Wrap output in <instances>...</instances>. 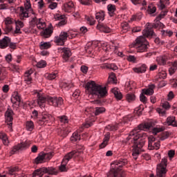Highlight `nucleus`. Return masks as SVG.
<instances>
[{
    "label": "nucleus",
    "instance_id": "f257e3e1",
    "mask_svg": "<svg viewBox=\"0 0 177 177\" xmlns=\"http://www.w3.org/2000/svg\"><path fill=\"white\" fill-rule=\"evenodd\" d=\"M151 128H153V122H147L140 124L129 133L127 140L133 143L132 156L134 160H138V155L140 154L142 147L145 146V139L147 138V134L143 131H150Z\"/></svg>",
    "mask_w": 177,
    "mask_h": 177
},
{
    "label": "nucleus",
    "instance_id": "f03ea898",
    "mask_svg": "<svg viewBox=\"0 0 177 177\" xmlns=\"http://www.w3.org/2000/svg\"><path fill=\"white\" fill-rule=\"evenodd\" d=\"M86 92L88 95L97 96V97H106L107 96V88L90 80L85 84Z\"/></svg>",
    "mask_w": 177,
    "mask_h": 177
},
{
    "label": "nucleus",
    "instance_id": "7ed1b4c3",
    "mask_svg": "<svg viewBox=\"0 0 177 177\" xmlns=\"http://www.w3.org/2000/svg\"><path fill=\"white\" fill-rule=\"evenodd\" d=\"M38 111L34 110L32 112L31 118L33 120H37V124L41 127H45V125H50L55 122V117L52 115L47 113L46 112H42L41 116L39 118Z\"/></svg>",
    "mask_w": 177,
    "mask_h": 177
},
{
    "label": "nucleus",
    "instance_id": "20e7f679",
    "mask_svg": "<svg viewBox=\"0 0 177 177\" xmlns=\"http://www.w3.org/2000/svg\"><path fill=\"white\" fill-rule=\"evenodd\" d=\"M128 164L127 159H120L115 160L111 164V168L113 169L108 175L109 177H122V171L120 169L121 167H124Z\"/></svg>",
    "mask_w": 177,
    "mask_h": 177
},
{
    "label": "nucleus",
    "instance_id": "39448f33",
    "mask_svg": "<svg viewBox=\"0 0 177 177\" xmlns=\"http://www.w3.org/2000/svg\"><path fill=\"white\" fill-rule=\"evenodd\" d=\"M83 152L82 150L80 151H73L68 153L66 156H64V159L62 161L61 165L59 166V169L61 172H66L67 167L66 165H67L68 161L73 158V157H80V156H82Z\"/></svg>",
    "mask_w": 177,
    "mask_h": 177
},
{
    "label": "nucleus",
    "instance_id": "423d86ee",
    "mask_svg": "<svg viewBox=\"0 0 177 177\" xmlns=\"http://www.w3.org/2000/svg\"><path fill=\"white\" fill-rule=\"evenodd\" d=\"M147 45L149 43L143 36H140L136 40L135 47L137 48V52L140 53L147 51Z\"/></svg>",
    "mask_w": 177,
    "mask_h": 177
},
{
    "label": "nucleus",
    "instance_id": "0eeeda50",
    "mask_svg": "<svg viewBox=\"0 0 177 177\" xmlns=\"http://www.w3.org/2000/svg\"><path fill=\"white\" fill-rule=\"evenodd\" d=\"M33 95H37L38 106H39L41 109H45L46 102H48V96H45V93H42L41 91H38L37 90L33 91Z\"/></svg>",
    "mask_w": 177,
    "mask_h": 177
},
{
    "label": "nucleus",
    "instance_id": "6e6552de",
    "mask_svg": "<svg viewBox=\"0 0 177 177\" xmlns=\"http://www.w3.org/2000/svg\"><path fill=\"white\" fill-rule=\"evenodd\" d=\"M45 174H50L51 175H56L57 172L55 169H48L46 167H41L34 171L32 177H42Z\"/></svg>",
    "mask_w": 177,
    "mask_h": 177
},
{
    "label": "nucleus",
    "instance_id": "1a4fd4ad",
    "mask_svg": "<svg viewBox=\"0 0 177 177\" xmlns=\"http://www.w3.org/2000/svg\"><path fill=\"white\" fill-rule=\"evenodd\" d=\"M167 162L168 160L165 158L162 159L160 164H159L156 169V175L158 177H165L167 174Z\"/></svg>",
    "mask_w": 177,
    "mask_h": 177
},
{
    "label": "nucleus",
    "instance_id": "9d476101",
    "mask_svg": "<svg viewBox=\"0 0 177 177\" xmlns=\"http://www.w3.org/2000/svg\"><path fill=\"white\" fill-rule=\"evenodd\" d=\"M70 37V34L66 31H62L59 36L55 37V42L57 45L63 46L67 41V38Z\"/></svg>",
    "mask_w": 177,
    "mask_h": 177
},
{
    "label": "nucleus",
    "instance_id": "9b49d317",
    "mask_svg": "<svg viewBox=\"0 0 177 177\" xmlns=\"http://www.w3.org/2000/svg\"><path fill=\"white\" fill-rule=\"evenodd\" d=\"M47 102L50 106H53L54 107H59V106H62V104H63L64 100L61 97H57L47 96Z\"/></svg>",
    "mask_w": 177,
    "mask_h": 177
},
{
    "label": "nucleus",
    "instance_id": "f8f14e48",
    "mask_svg": "<svg viewBox=\"0 0 177 177\" xmlns=\"http://www.w3.org/2000/svg\"><path fill=\"white\" fill-rule=\"evenodd\" d=\"M30 26H37L39 30H44L46 27V23L42 19H37V17H35L30 21Z\"/></svg>",
    "mask_w": 177,
    "mask_h": 177
},
{
    "label": "nucleus",
    "instance_id": "ddd939ff",
    "mask_svg": "<svg viewBox=\"0 0 177 177\" xmlns=\"http://www.w3.org/2000/svg\"><path fill=\"white\" fill-rule=\"evenodd\" d=\"M99 46H100L99 42L88 43L85 47V50L88 55H93L95 50H99Z\"/></svg>",
    "mask_w": 177,
    "mask_h": 177
},
{
    "label": "nucleus",
    "instance_id": "4468645a",
    "mask_svg": "<svg viewBox=\"0 0 177 177\" xmlns=\"http://www.w3.org/2000/svg\"><path fill=\"white\" fill-rule=\"evenodd\" d=\"M30 146H31V141L27 140L25 142H22L15 146L12 149V151L16 153V151H18V150H26V149H28Z\"/></svg>",
    "mask_w": 177,
    "mask_h": 177
},
{
    "label": "nucleus",
    "instance_id": "2eb2a0df",
    "mask_svg": "<svg viewBox=\"0 0 177 177\" xmlns=\"http://www.w3.org/2000/svg\"><path fill=\"white\" fill-rule=\"evenodd\" d=\"M6 117V122L8 125V128L10 131H12V125L13 121V111L12 110H7L5 113Z\"/></svg>",
    "mask_w": 177,
    "mask_h": 177
},
{
    "label": "nucleus",
    "instance_id": "dca6fc26",
    "mask_svg": "<svg viewBox=\"0 0 177 177\" xmlns=\"http://www.w3.org/2000/svg\"><path fill=\"white\" fill-rule=\"evenodd\" d=\"M15 21H16L14 19L9 17H6L4 19V23L6 26L5 29L6 32H10V31L13 30V26H12V24H14Z\"/></svg>",
    "mask_w": 177,
    "mask_h": 177
},
{
    "label": "nucleus",
    "instance_id": "f3484780",
    "mask_svg": "<svg viewBox=\"0 0 177 177\" xmlns=\"http://www.w3.org/2000/svg\"><path fill=\"white\" fill-rule=\"evenodd\" d=\"M30 13H31L30 10H27L23 6L19 7V19L21 20H26V19H28V17H30Z\"/></svg>",
    "mask_w": 177,
    "mask_h": 177
},
{
    "label": "nucleus",
    "instance_id": "a211bd4d",
    "mask_svg": "<svg viewBox=\"0 0 177 177\" xmlns=\"http://www.w3.org/2000/svg\"><path fill=\"white\" fill-rule=\"evenodd\" d=\"M52 34H53V26H52V24L46 29H43L40 32V35H41L43 38H50V37H52Z\"/></svg>",
    "mask_w": 177,
    "mask_h": 177
},
{
    "label": "nucleus",
    "instance_id": "6ab92c4d",
    "mask_svg": "<svg viewBox=\"0 0 177 177\" xmlns=\"http://www.w3.org/2000/svg\"><path fill=\"white\" fill-rule=\"evenodd\" d=\"M20 102H21V97L17 91H15L11 96V102L12 104H16V106L20 105Z\"/></svg>",
    "mask_w": 177,
    "mask_h": 177
},
{
    "label": "nucleus",
    "instance_id": "aec40b11",
    "mask_svg": "<svg viewBox=\"0 0 177 177\" xmlns=\"http://www.w3.org/2000/svg\"><path fill=\"white\" fill-rule=\"evenodd\" d=\"M32 73H34V68H32L25 72L24 80L28 85H30L32 82V77H31Z\"/></svg>",
    "mask_w": 177,
    "mask_h": 177
},
{
    "label": "nucleus",
    "instance_id": "412c9836",
    "mask_svg": "<svg viewBox=\"0 0 177 177\" xmlns=\"http://www.w3.org/2000/svg\"><path fill=\"white\" fill-rule=\"evenodd\" d=\"M62 59L67 62L71 56V50L68 48H62Z\"/></svg>",
    "mask_w": 177,
    "mask_h": 177
},
{
    "label": "nucleus",
    "instance_id": "4be33fe9",
    "mask_svg": "<svg viewBox=\"0 0 177 177\" xmlns=\"http://www.w3.org/2000/svg\"><path fill=\"white\" fill-rule=\"evenodd\" d=\"M156 86L154 84H149L147 88H143L142 90V93L145 95L151 96L154 93V88Z\"/></svg>",
    "mask_w": 177,
    "mask_h": 177
},
{
    "label": "nucleus",
    "instance_id": "5701e85b",
    "mask_svg": "<svg viewBox=\"0 0 177 177\" xmlns=\"http://www.w3.org/2000/svg\"><path fill=\"white\" fill-rule=\"evenodd\" d=\"M9 44H10V38L8 37H4L1 40H0V48L1 49H5L9 46Z\"/></svg>",
    "mask_w": 177,
    "mask_h": 177
},
{
    "label": "nucleus",
    "instance_id": "b1692460",
    "mask_svg": "<svg viewBox=\"0 0 177 177\" xmlns=\"http://www.w3.org/2000/svg\"><path fill=\"white\" fill-rule=\"evenodd\" d=\"M95 121H96V117L91 116L89 119H87L84 123L82 124V128H89V127H92Z\"/></svg>",
    "mask_w": 177,
    "mask_h": 177
},
{
    "label": "nucleus",
    "instance_id": "393cba45",
    "mask_svg": "<svg viewBox=\"0 0 177 177\" xmlns=\"http://www.w3.org/2000/svg\"><path fill=\"white\" fill-rule=\"evenodd\" d=\"M142 34L144 38H146V37L147 38L153 37V35H154V30H153V28L147 27L142 31Z\"/></svg>",
    "mask_w": 177,
    "mask_h": 177
},
{
    "label": "nucleus",
    "instance_id": "a878e982",
    "mask_svg": "<svg viewBox=\"0 0 177 177\" xmlns=\"http://www.w3.org/2000/svg\"><path fill=\"white\" fill-rule=\"evenodd\" d=\"M110 140V133H106L104 135L102 142L100 145V149H104L106 146L109 145V142Z\"/></svg>",
    "mask_w": 177,
    "mask_h": 177
},
{
    "label": "nucleus",
    "instance_id": "bb28decb",
    "mask_svg": "<svg viewBox=\"0 0 177 177\" xmlns=\"http://www.w3.org/2000/svg\"><path fill=\"white\" fill-rule=\"evenodd\" d=\"M97 30H100L101 32H105V33H109L111 32V29L109 28V26L103 24H99L97 26Z\"/></svg>",
    "mask_w": 177,
    "mask_h": 177
},
{
    "label": "nucleus",
    "instance_id": "cd10ccee",
    "mask_svg": "<svg viewBox=\"0 0 177 177\" xmlns=\"http://www.w3.org/2000/svg\"><path fill=\"white\" fill-rule=\"evenodd\" d=\"M73 9H74V3L73 1H68L64 4V10L67 13L73 12Z\"/></svg>",
    "mask_w": 177,
    "mask_h": 177
},
{
    "label": "nucleus",
    "instance_id": "c85d7f7f",
    "mask_svg": "<svg viewBox=\"0 0 177 177\" xmlns=\"http://www.w3.org/2000/svg\"><path fill=\"white\" fill-rule=\"evenodd\" d=\"M161 147V143L159 140L155 142H151L150 144H148V149L149 150H158Z\"/></svg>",
    "mask_w": 177,
    "mask_h": 177
},
{
    "label": "nucleus",
    "instance_id": "c756f323",
    "mask_svg": "<svg viewBox=\"0 0 177 177\" xmlns=\"http://www.w3.org/2000/svg\"><path fill=\"white\" fill-rule=\"evenodd\" d=\"M39 49H41V50H45L46 49H50V48H51L52 44H50V41H41L39 43Z\"/></svg>",
    "mask_w": 177,
    "mask_h": 177
},
{
    "label": "nucleus",
    "instance_id": "7c9ffc66",
    "mask_svg": "<svg viewBox=\"0 0 177 177\" xmlns=\"http://www.w3.org/2000/svg\"><path fill=\"white\" fill-rule=\"evenodd\" d=\"M167 59L168 57L166 55H162V56L158 57L156 58V62L158 64H159V66H164L165 64H167Z\"/></svg>",
    "mask_w": 177,
    "mask_h": 177
},
{
    "label": "nucleus",
    "instance_id": "2f4dec72",
    "mask_svg": "<svg viewBox=\"0 0 177 177\" xmlns=\"http://www.w3.org/2000/svg\"><path fill=\"white\" fill-rule=\"evenodd\" d=\"M80 140H81V135L78 131H75L71 137V141L72 143H75V142H80Z\"/></svg>",
    "mask_w": 177,
    "mask_h": 177
},
{
    "label": "nucleus",
    "instance_id": "473e14b6",
    "mask_svg": "<svg viewBox=\"0 0 177 177\" xmlns=\"http://www.w3.org/2000/svg\"><path fill=\"white\" fill-rule=\"evenodd\" d=\"M105 16L104 11H100L95 14V19L97 20L99 24H100L101 21L104 20Z\"/></svg>",
    "mask_w": 177,
    "mask_h": 177
},
{
    "label": "nucleus",
    "instance_id": "72a5a7b5",
    "mask_svg": "<svg viewBox=\"0 0 177 177\" xmlns=\"http://www.w3.org/2000/svg\"><path fill=\"white\" fill-rule=\"evenodd\" d=\"M111 92L114 94L118 100H121L122 99V94L120 92V90L118 88H112Z\"/></svg>",
    "mask_w": 177,
    "mask_h": 177
},
{
    "label": "nucleus",
    "instance_id": "f704fd0d",
    "mask_svg": "<svg viewBox=\"0 0 177 177\" xmlns=\"http://www.w3.org/2000/svg\"><path fill=\"white\" fill-rule=\"evenodd\" d=\"M57 71H55L52 73H46L44 77L46 80H49V81H52V80H55L59 75Z\"/></svg>",
    "mask_w": 177,
    "mask_h": 177
},
{
    "label": "nucleus",
    "instance_id": "c9c22d12",
    "mask_svg": "<svg viewBox=\"0 0 177 177\" xmlns=\"http://www.w3.org/2000/svg\"><path fill=\"white\" fill-rule=\"evenodd\" d=\"M59 86L62 88V89H66V91H68V89L73 88L74 86V84L73 83H67L66 82H62L59 84Z\"/></svg>",
    "mask_w": 177,
    "mask_h": 177
},
{
    "label": "nucleus",
    "instance_id": "e433bc0d",
    "mask_svg": "<svg viewBox=\"0 0 177 177\" xmlns=\"http://www.w3.org/2000/svg\"><path fill=\"white\" fill-rule=\"evenodd\" d=\"M41 154L43 155V158L44 159V162H46V161H49L53 156H55V153L53 152H49V153H45L41 152Z\"/></svg>",
    "mask_w": 177,
    "mask_h": 177
},
{
    "label": "nucleus",
    "instance_id": "4c0bfd02",
    "mask_svg": "<svg viewBox=\"0 0 177 177\" xmlns=\"http://www.w3.org/2000/svg\"><path fill=\"white\" fill-rule=\"evenodd\" d=\"M24 8V9L30 10V13H32V15H34V16H35V12H34V10H32V8H31V2L30 1V0H26Z\"/></svg>",
    "mask_w": 177,
    "mask_h": 177
},
{
    "label": "nucleus",
    "instance_id": "58836bf2",
    "mask_svg": "<svg viewBox=\"0 0 177 177\" xmlns=\"http://www.w3.org/2000/svg\"><path fill=\"white\" fill-rule=\"evenodd\" d=\"M45 162V160L44 159V156L42 155V152L39 153L38 156L34 160L35 164H44Z\"/></svg>",
    "mask_w": 177,
    "mask_h": 177
},
{
    "label": "nucleus",
    "instance_id": "ea45409f",
    "mask_svg": "<svg viewBox=\"0 0 177 177\" xmlns=\"http://www.w3.org/2000/svg\"><path fill=\"white\" fill-rule=\"evenodd\" d=\"M167 125H171L172 127H177V122L175 121V117H168L167 118Z\"/></svg>",
    "mask_w": 177,
    "mask_h": 177
},
{
    "label": "nucleus",
    "instance_id": "a19ab883",
    "mask_svg": "<svg viewBox=\"0 0 177 177\" xmlns=\"http://www.w3.org/2000/svg\"><path fill=\"white\" fill-rule=\"evenodd\" d=\"M26 131H29L30 132L34 130L35 126H34V122L29 120L26 122Z\"/></svg>",
    "mask_w": 177,
    "mask_h": 177
},
{
    "label": "nucleus",
    "instance_id": "79ce46f5",
    "mask_svg": "<svg viewBox=\"0 0 177 177\" xmlns=\"http://www.w3.org/2000/svg\"><path fill=\"white\" fill-rule=\"evenodd\" d=\"M0 139L3 141V145L8 146L9 145V140L8 139V136L5 133H0Z\"/></svg>",
    "mask_w": 177,
    "mask_h": 177
},
{
    "label": "nucleus",
    "instance_id": "37998d69",
    "mask_svg": "<svg viewBox=\"0 0 177 177\" xmlns=\"http://www.w3.org/2000/svg\"><path fill=\"white\" fill-rule=\"evenodd\" d=\"M107 9L109 16H111V17H113V16H114V12H115V6L112 4H109L107 6Z\"/></svg>",
    "mask_w": 177,
    "mask_h": 177
},
{
    "label": "nucleus",
    "instance_id": "c03bdc74",
    "mask_svg": "<svg viewBox=\"0 0 177 177\" xmlns=\"http://www.w3.org/2000/svg\"><path fill=\"white\" fill-rule=\"evenodd\" d=\"M122 32H128L130 30L129 24L128 22H123L121 24Z\"/></svg>",
    "mask_w": 177,
    "mask_h": 177
},
{
    "label": "nucleus",
    "instance_id": "a18cd8bd",
    "mask_svg": "<svg viewBox=\"0 0 177 177\" xmlns=\"http://www.w3.org/2000/svg\"><path fill=\"white\" fill-rule=\"evenodd\" d=\"M164 129H165V127L157 126L152 129V133L153 135H157L158 133H159V132H162Z\"/></svg>",
    "mask_w": 177,
    "mask_h": 177
},
{
    "label": "nucleus",
    "instance_id": "49530a36",
    "mask_svg": "<svg viewBox=\"0 0 177 177\" xmlns=\"http://www.w3.org/2000/svg\"><path fill=\"white\" fill-rule=\"evenodd\" d=\"M108 82L109 84H117V77H115V74L114 73H111L109 75Z\"/></svg>",
    "mask_w": 177,
    "mask_h": 177
},
{
    "label": "nucleus",
    "instance_id": "de8ad7c7",
    "mask_svg": "<svg viewBox=\"0 0 177 177\" xmlns=\"http://www.w3.org/2000/svg\"><path fill=\"white\" fill-rule=\"evenodd\" d=\"M161 34L162 37H172V35H174V32H172V30H162Z\"/></svg>",
    "mask_w": 177,
    "mask_h": 177
},
{
    "label": "nucleus",
    "instance_id": "09e8293b",
    "mask_svg": "<svg viewBox=\"0 0 177 177\" xmlns=\"http://www.w3.org/2000/svg\"><path fill=\"white\" fill-rule=\"evenodd\" d=\"M158 76L159 78H162V80H165V78H167V71L162 70V68H160L159 69V73H158Z\"/></svg>",
    "mask_w": 177,
    "mask_h": 177
},
{
    "label": "nucleus",
    "instance_id": "8fccbe9b",
    "mask_svg": "<svg viewBox=\"0 0 177 177\" xmlns=\"http://www.w3.org/2000/svg\"><path fill=\"white\" fill-rule=\"evenodd\" d=\"M134 73L137 74H142V73H146V67H136L133 68Z\"/></svg>",
    "mask_w": 177,
    "mask_h": 177
},
{
    "label": "nucleus",
    "instance_id": "3c124183",
    "mask_svg": "<svg viewBox=\"0 0 177 177\" xmlns=\"http://www.w3.org/2000/svg\"><path fill=\"white\" fill-rule=\"evenodd\" d=\"M126 86L127 88H128V91H131L132 89H133L134 88H136V83L133 82V81H130L127 83H126Z\"/></svg>",
    "mask_w": 177,
    "mask_h": 177
},
{
    "label": "nucleus",
    "instance_id": "603ef678",
    "mask_svg": "<svg viewBox=\"0 0 177 177\" xmlns=\"http://www.w3.org/2000/svg\"><path fill=\"white\" fill-rule=\"evenodd\" d=\"M143 109H144L143 105L141 104L138 107L135 109L134 113L137 115H142V111H143Z\"/></svg>",
    "mask_w": 177,
    "mask_h": 177
},
{
    "label": "nucleus",
    "instance_id": "864d4df0",
    "mask_svg": "<svg viewBox=\"0 0 177 177\" xmlns=\"http://www.w3.org/2000/svg\"><path fill=\"white\" fill-rule=\"evenodd\" d=\"M106 111V108L104 107H96L95 111V115H99V114H102Z\"/></svg>",
    "mask_w": 177,
    "mask_h": 177
},
{
    "label": "nucleus",
    "instance_id": "5fc2aeb1",
    "mask_svg": "<svg viewBox=\"0 0 177 177\" xmlns=\"http://www.w3.org/2000/svg\"><path fill=\"white\" fill-rule=\"evenodd\" d=\"M142 19V14L138 13L133 15L131 18V21H139Z\"/></svg>",
    "mask_w": 177,
    "mask_h": 177
},
{
    "label": "nucleus",
    "instance_id": "6e6d98bb",
    "mask_svg": "<svg viewBox=\"0 0 177 177\" xmlns=\"http://www.w3.org/2000/svg\"><path fill=\"white\" fill-rule=\"evenodd\" d=\"M156 10H157V8H156L154 5L150 4L148 6V12L149 15H153V13H156Z\"/></svg>",
    "mask_w": 177,
    "mask_h": 177
},
{
    "label": "nucleus",
    "instance_id": "4d7b16f0",
    "mask_svg": "<svg viewBox=\"0 0 177 177\" xmlns=\"http://www.w3.org/2000/svg\"><path fill=\"white\" fill-rule=\"evenodd\" d=\"M167 13H168V11H167V10L162 11L160 12V14L156 17L157 21H160V20H161V19H164V17H165V16H167Z\"/></svg>",
    "mask_w": 177,
    "mask_h": 177
},
{
    "label": "nucleus",
    "instance_id": "13d9d810",
    "mask_svg": "<svg viewBox=\"0 0 177 177\" xmlns=\"http://www.w3.org/2000/svg\"><path fill=\"white\" fill-rule=\"evenodd\" d=\"M154 28H160L163 29L165 28V25L164 24L161 23L160 21H157L154 25H153Z\"/></svg>",
    "mask_w": 177,
    "mask_h": 177
},
{
    "label": "nucleus",
    "instance_id": "bf43d9fd",
    "mask_svg": "<svg viewBox=\"0 0 177 177\" xmlns=\"http://www.w3.org/2000/svg\"><path fill=\"white\" fill-rule=\"evenodd\" d=\"M169 137V133L166 131L161 133L160 136V140H165V139H168Z\"/></svg>",
    "mask_w": 177,
    "mask_h": 177
},
{
    "label": "nucleus",
    "instance_id": "052dcab7",
    "mask_svg": "<svg viewBox=\"0 0 177 177\" xmlns=\"http://www.w3.org/2000/svg\"><path fill=\"white\" fill-rule=\"evenodd\" d=\"M136 99V97L134 94H127V102H133Z\"/></svg>",
    "mask_w": 177,
    "mask_h": 177
},
{
    "label": "nucleus",
    "instance_id": "680f3d73",
    "mask_svg": "<svg viewBox=\"0 0 177 177\" xmlns=\"http://www.w3.org/2000/svg\"><path fill=\"white\" fill-rule=\"evenodd\" d=\"M128 62H131V63H138L136 61V57L133 55H129L127 58Z\"/></svg>",
    "mask_w": 177,
    "mask_h": 177
},
{
    "label": "nucleus",
    "instance_id": "e2e57ef3",
    "mask_svg": "<svg viewBox=\"0 0 177 177\" xmlns=\"http://www.w3.org/2000/svg\"><path fill=\"white\" fill-rule=\"evenodd\" d=\"M145 95H146V94L143 93V91H142V93L140 95V100L142 103H147V97H146L145 96Z\"/></svg>",
    "mask_w": 177,
    "mask_h": 177
},
{
    "label": "nucleus",
    "instance_id": "0e129e2a",
    "mask_svg": "<svg viewBox=\"0 0 177 177\" xmlns=\"http://www.w3.org/2000/svg\"><path fill=\"white\" fill-rule=\"evenodd\" d=\"M114 53L120 56V57H124V53L118 51V46H115Z\"/></svg>",
    "mask_w": 177,
    "mask_h": 177
},
{
    "label": "nucleus",
    "instance_id": "69168bd1",
    "mask_svg": "<svg viewBox=\"0 0 177 177\" xmlns=\"http://www.w3.org/2000/svg\"><path fill=\"white\" fill-rule=\"evenodd\" d=\"M59 120L63 124H67V122H68V118H67L66 115L60 116Z\"/></svg>",
    "mask_w": 177,
    "mask_h": 177
},
{
    "label": "nucleus",
    "instance_id": "338daca9",
    "mask_svg": "<svg viewBox=\"0 0 177 177\" xmlns=\"http://www.w3.org/2000/svg\"><path fill=\"white\" fill-rule=\"evenodd\" d=\"M5 78H6V73L3 72V71L0 68V81H3Z\"/></svg>",
    "mask_w": 177,
    "mask_h": 177
},
{
    "label": "nucleus",
    "instance_id": "774afa93",
    "mask_svg": "<svg viewBox=\"0 0 177 177\" xmlns=\"http://www.w3.org/2000/svg\"><path fill=\"white\" fill-rule=\"evenodd\" d=\"M37 67H46V61L41 60L37 63Z\"/></svg>",
    "mask_w": 177,
    "mask_h": 177
}]
</instances>
